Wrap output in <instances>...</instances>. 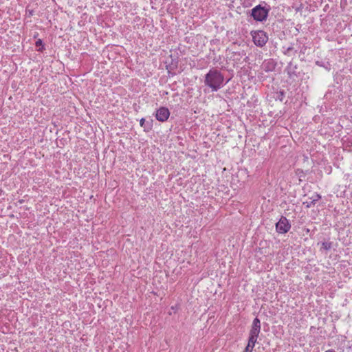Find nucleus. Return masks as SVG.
<instances>
[{"instance_id":"11","label":"nucleus","mask_w":352,"mask_h":352,"mask_svg":"<svg viewBox=\"0 0 352 352\" xmlns=\"http://www.w3.org/2000/svg\"><path fill=\"white\" fill-rule=\"evenodd\" d=\"M36 46L39 47V48L38 49V51H39V52L43 51L44 45L43 44V41L41 39H38V41H36Z\"/></svg>"},{"instance_id":"1","label":"nucleus","mask_w":352,"mask_h":352,"mask_svg":"<svg viewBox=\"0 0 352 352\" xmlns=\"http://www.w3.org/2000/svg\"><path fill=\"white\" fill-rule=\"evenodd\" d=\"M223 75L216 69H210L205 76L204 84L210 87L212 91H217L223 87Z\"/></svg>"},{"instance_id":"18","label":"nucleus","mask_w":352,"mask_h":352,"mask_svg":"<svg viewBox=\"0 0 352 352\" xmlns=\"http://www.w3.org/2000/svg\"><path fill=\"white\" fill-rule=\"evenodd\" d=\"M325 352H336V351L332 349H329V350L326 351Z\"/></svg>"},{"instance_id":"21","label":"nucleus","mask_w":352,"mask_h":352,"mask_svg":"<svg viewBox=\"0 0 352 352\" xmlns=\"http://www.w3.org/2000/svg\"><path fill=\"white\" fill-rule=\"evenodd\" d=\"M316 64L317 65H320V63H319L318 61L316 62Z\"/></svg>"},{"instance_id":"20","label":"nucleus","mask_w":352,"mask_h":352,"mask_svg":"<svg viewBox=\"0 0 352 352\" xmlns=\"http://www.w3.org/2000/svg\"><path fill=\"white\" fill-rule=\"evenodd\" d=\"M316 64L317 65H320V63H319L318 61L316 62Z\"/></svg>"},{"instance_id":"7","label":"nucleus","mask_w":352,"mask_h":352,"mask_svg":"<svg viewBox=\"0 0 352 352\" xmlns=\"http://www.w3.org/2000/svg\"><path fill=\"white\" fill-rule=\"evenodd\" d=\"M276 67V63L273 59L265 60L262 64V69L266 72H273Z\"/></svg>"},{"instance_id":"6","label":"nucleus","mask_w":352,"mask_h":352,"mask_svg":"<svg viewBox=\"0 0 352 352\" xmlns=\"http://www.w3.org/2000/svg\"><path fill=\"white\" fill-rule=\"evenodd\" d=\"M170 116V111L168 108L161 107L156 111L155 118L160 122L166 121Z\"/></svg>"},{"instance_id":"19","label":"nucleus","mask_w":352,"mask_h":352,"mask_svg":"<svg viewBox=\"0 0 352 352\" xmlns=\"http://www.w3.org/2000/svg\"><path fill=\"white\" fill-rule=\"evenodd\" d=\"M280 95H282V96H284V91H280Z\"/></svg>"},{"instance_id":"15","label":"nucleus","mask_w":352,"mask_h":352,"mask_svg":"<svg viewBox=\"0 0 352 352\" xmlns=\"http://www.w3.org/2000/svg\"><path fill=\"white\" fill-rule=\"evenodd\" d=\"M321 198L320 195H316V196L313 198V200L311 201V204H315L317 201H318Z\"/></svg>"},{"instance_id":"2","label":"nucleus","mask_w":352,"mask_h":352,"mask_svg":"<svg viewBox=\"0 0 352 352\" xmlns=\"http://www.w3.org/2000/svg\"><path fill=\"white\" fill-rule=\"evenodd\" d=\"M271 10V8L269 5H265L263 6L259 4L254 7L251 10L250 16L256 21L258 22H263L266 21L267 19L269 12Z\"/></svg>"},{"instance_id":"9","label":"nucleus","mask_w":352,"mask_h":352,"mask_svg":"<svg viewBox=\"0 0 352 352\" xmlns=\"http://www.w3.org/2000/svg\"><path fill=\"white\" fill-rule=\"evenodd\" d=\"M256 341L252 340L251 342L250 339H248V345L246 346L243 352H252L253 348L255 346Z\"/></svg>"},{"instance_id":"13","label":"nucleus","mask_w":352,"mask_h":352,"mask_svg":"<svg viewBox=\"0 0 352 352\" xmlns=\"http://www.w3.org/2000/svg\"><path fill=\"white\" fill-rule=\"evenodd\" d=\"M287 74L289 77H292V76H296L295 71L292 69V63H289V66L287 67Z\"/></svg>"},{"instance_id":"3","label":"nucleus","mask_w":352,"mask_h":352,"mask_svg":"<svg viewBox=\"0 0 352 352\" xmlns=\"http://www.w3.org/2000/svg\"><path fill=\"white\" fill-rule=\"evenodd\" d=\"M250 34L254 43L258 47H263L268 41V36L263 30L252 31Z\"/></svg>"},{"instance_id":"14","label":"nucleus","mask_w":352,"mask_h":352,"mask_svg":"<svg viewBox=\"0 0 352 352\" xmlns=\"http://www.w3.org/2000/svg\"><path fill=\"white\" fill-rule=\"evenodd\" d=\"M213 61H214V63L216 64V63H219V65H221L222 63L221 62V56H219L218 57H215L214 59H213Z\"/></svg>"},{"instance_id":"5","label":"nucleus","mask_w":352,"mask_h":352,"mask_svg":"<svg viewBox=\"0 0 352 352\" xmlns=\"http://www.w3.org/2000/svg\"><path fill=\"white\" fill-rule=\"evenodd\" d=\"M290 228L291 224L285 217L282 216L279 221L276 223V230L279 234H285L290 230Z\"/></svg>"},{"instance_id":"8","label":"nucleus","mask_w":352,"mask_h":352,"mask_svg":"<svg viewBox=\"0 0 352 352\" xmlns=\"http://www.w3.org/2000/svg\"><path fill=\"white\" fill-rule=\"evenodd\" d=\"M244 56H245V53L243 50L240 52H232V58L235 63H239Z\"/></svg>"},{"instance_id":"17","label":"nucleus","mask_w":352,"mask_h":352,"mask_svg":"<svg viewBox=\"0 0 352 352\" xmlns=\"http://www.w3.org/2000/svg\"><path fill=\"white\" fill-rule=\"evenodd\" d=\"M307 50V47H303L301 50H300V52L301 53H305V50Z\"/></svg>"},{"instance_id":"12","label":"nucleus","mask_w":352,"mask_h":352,"mask_svg":"<svg viewBox=\"0 0 352 352\" xmlns=\"http://www.w3.org/2000/svg\"><path fill=\"white\" fill-rule=\"evenodd\" d=\"M140 124L141 126L144 127V129L148 130L151 129V125L149 124H145V119L142 118L140 121Z\"/></svg>"},{"instance_id":"16","label":"nucleus","mask_w":352,"mask_h":352,"mask_svg":"<svg viewBox=\"0 0 352 352\" xmlns=\"http://www.w3.org/2000/svg\"><path fill=\"white\" fill-rule=\"evenodd\" d=\"M294 50L292 46H289L287 48L286 51L285 52V54H289L290 51H292Z\"/></svg>"},{"instance_id":"4","label":"nucleus","mask_w":352,"mask_h":352,"mask_svg":"<svg viewBox=\"0 0 352 352\" xmlns=\"http://www.w3.org/2000/svg\"><path fill=\"white\" fill-rule=\"evenodd\" d=\"M261 331V321L258 318H255L251 326V329L249 333V338L251 341L252 340L257 342V339L258 338L259 333Z\"/></svg>"},{"instance_id":"10","label":"nucleus","mask_w":352,"mask_h":352,"mask_svg":"<svg viewBox=\"0 0 352 352\" xmlns=\"http://www.w3.org/2000/svg\"><path fill=\"white\" fill-rule=\"evenodd\" d=\"M332 248L331 242H323L322 243V248L324 250H329Z\"/></svg>"}]
</instances>
